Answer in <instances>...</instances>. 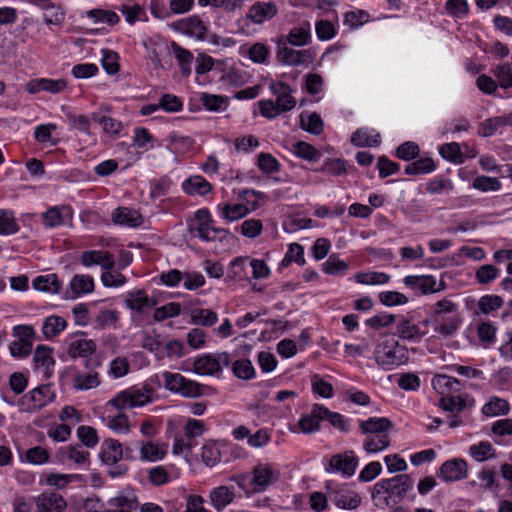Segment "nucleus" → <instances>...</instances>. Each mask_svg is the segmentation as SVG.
<instances>
[{
    "instance_id": "1",
    "label": "nucleus",
    "mask_w": 512,
    "mask_h": 512,
    "mask_svg": "<svg viewBox=\"0 0 512 512\" xmlns=\"http://www.w3.org/2000/svg\"><path fill=\"white\" fill-rule=\"evenodd\" d=\"M413 487V480L408 474L381 479L374 484L371 498L374 506L385 510L400 503Z\"/></svg>"
},
{
    "instance_id": "2",
    "label": "nucleus",
    "mask_w": 512,
    "mask_h": 512,
    "mask_svg": "<svg viewBox=\"0 0 512 512\" xmlns=\"http://www.w3.org/2000/svg\"><path fill=\"white\" fill-rule=\"evenodd\" d=\"M279 478V470L270 464L260 463L253 468L251 475L248 473L232 475L228 481L236 483L247 496H250L266 491Z\"/></svg>"
},
{
    "instance_id": "3",
    "label": "nucleus",
    "mask_w": 512,
    "mask_h": 512,
    "mask_svg": "<svg viewBox=\"0 0 512 512\" xmlns=\"http://www.w3.org/2000/svg\"><path fill=\"white\" fill-rule=\"evenodd\" d=\"M374 359L383 369L391 370L409 360L408 349L394 338H386L376 344Z\"/></svg>"
},
{
    "instance_id": "4",
    "label": "nucleus",
    "mask_w": 512,
    "mask_h": 512,
    "mask_svg": "<svg viewBox=\"0 0 512 512\" xmlns=\"http://www.w3.org/2000/svg\"><path fill=\"white\" fill-rule=\"evenodd\" d=\"M153 390L150 388H129L119 392L107 402V406H112L118 410L132 409L142 407L152 401Z\"/></svg>"
},
{
    "instance_id": "5",
    "label": "nucleus",
    "mask_w": 512,
    "mask_h": 512,
    "mask_svg": "<svg viewBox=\"0 0 512 512\" xmlns=\"http://www.w3.org/2000/svg\"><path fill=\"white\" fill-rule=\"evenodd\" d=\"M230 364V356L227 352L204 354L194 359L193 371L201 376H213L219 378L224 367Z\"/></svg>"
},
{
    "instance_id": "6",
    "label": "nucleus",
    "mask_w": 512,
    "mask_h": 512,
    "mask_svg": "<svg viewBox=\"0 0 512 512\" xmlns=\"http://www.w3.org/2000/svg\"><path fill=\"white\" fill-rule=\"evenodd\" d=\"M163 379L166 389L180 394L185 398H197L202 395V385L194 380L185 378L179 373L164 372Z\"/></svg>"
},
{
    "instance_id": "7",
    "label": "nucleus",
    "mask_w": 512,
    "mask_h": 512,
    "mask_svg": "<svg viewBox=\"0 0 512 512\" xmlns=\"http://www.w3.org/2000/svg\"><path fill=\"white\" fill-rule=\"evenodd\" d=\"M358 464L359 459L354 451L346 450L332 455L328 461L324 462V470L327 473H339L345 478H350L355 474Z\"/></svg>"
},
{
    "instance_id": "8",
    "label": "nucleus",
    "mask_w": 512,
    "mask_h": 512,
    "mask_svg": "<svg viewBox=\"0 0 512 512\" xmlns=\"http://www.w3.org/2000/svg\"><path fill=\"white\" fill-rule=\"evenodd\" d=\"M329 501L341 509L354 510L361 504L359 493L349 489L347 486H338L332 481L326 482Z\"/></svg>"
},
{
    "instance_id": "9",
    "label": "nucleus",
    "mask_w": 512,
    "mask_h": 512,
    "mask_svg": "<svg viewBox=\"0 0 512 512\" xmlns=\"http://www.w3.org/2000/svg\"><path fill=\"white\" fill-rule=\"evenodd\" d=\"M55 397L50 385H41L22 396L19 406L23 411L36 412L53 402Z\"/></svg>"
},
{
    "instance_id": "10",
    "label": "nucleus",
    "mask_w": 512,
    "mask_h": 512,
    "mask_svg": "<svg viewBox=\"0 0 512 512\" xmlns=\"http://www.w3.org/2000/svg\"><path fill=\"white\" fill-rule=\"evenodd\" d=\"M315 59V53L312 49L296 50L289 44L278 41L277 60L286 66H307Z\"/></svg>"
},
{
    "instance_id": "11",
    "label": "nucleus",
    "mask_w": 512,
    "mask_h": 512,
    "mask_svg": "<svg viewBox=\"0 0 512 512\" xmlns=\"http://www.w3.org/2000/svg\"><path fill=\"white\" fill-rule=\"evenodd\" d=\"M462 317L460 314H451L448 316L431 317V319H424L421 324L427 327L429 324L433 325L435 333L439 336L447 338L454 336L460 326L462 325Z\"/></svg>"
},
{
    "instance_id": "12",
    "label": "nucleus",
    "mask_w": 512,
    "mask_h": 512,
    "mask_svg": "<svg viewBox=\"0 0 512 512\" xmlns=\"http://www.w3.org/2000/svg\"><path fill=\"white\" fill-rule=\"evenodd\" d=\"M57 457L63 463H73L78 469H87L91 462V454L80 444L66 445L57 451Z\"/></svg>"
},
{
    "instance_id": "13",
    "label": "nucleus",
    "mask_w": 512,
    "mask_h": 512,
    "mask_svg": "<svg viewBox=\"0 0 512 512\" xmlns=\"http://www.w3.org/2000/svg\"><path fill=\"white\" fill-rule=\"evenodd\" d=\"M403 283L422 294H433L445 289V283L441 280L438 282L432 275H409L404 277Z\"/></svg>"
},
{
    "instance_id": "14",
    "label": "nucleus",
    "mask_w": 512,
    "mask_h": 512,
    "mask_svg": "<svg viewBox=\"0 0 512 512\" xmlns=\"http://www.w3.org/2000/svg\"><path fill=\"white\" fill-rule=\"evenodd\" d=\"M170 27L187 36L203 40L207 33V27L198 16H189L176 20L170 24Z\"/></svg>"
},
{
    "instance_id": "15",
    "label": "nucleus",
    "mask_w": 512,
    "mask_h": 512,
    "mask_svg": "<svg viewBox=\"0 0 512 512\" xmlns=\"http://www.w3.org/2000/svg\"><path fill=\"white\" fill-rule=\"evenodd\" d=\"M278 14V7L273 1L255 2L247 13V18L254 24H262L269 21Z\"/></svg>"
},
{
    "instance_id": "16",
    "label": "nucleus",
    "mask_w": 512,
    "mask_h": 512,
    "mask_svg": "<svg viewBox=\"0 0 512 512\" xmlns=\"http://www.w3.org/2000/svg\"><path fill=\"white\" fill-rule=\"evenodd\" d=\"M73 212L70 206L60 205L49 208L42 214V222L47 228H54L70 222Z\"/></svg>"
},
{
    "instance_id": "17",
    "label": "nucleus",
    "mask_w": 512,
    "mask_h": 512,
    "mask_svg": "<svg viewBox=\"0 0 512 512\" xmlns=\"http://www.w3.org/2000/svg\"><path fill=\"white\" fill-rule=\"evenodd\" d=\"M426 333L425 330L421 329L420 325L403 316L398 319L394 332L400 339L413 342H419Z\"/></svg>"
},
{
    "instance_id": "18",
    "label": "nucleus",
    "mask_w": 512,
    "mask_h": 512,
    "mask_svg": "<svg viewBox=\"0 0 512 512\" xmlns=\"http://www.w3.org/2000/svg\"><path fill=\"white\" fill-rule=\"evenodd\" d=\"M67 87L64 79H49V78H36L28 81L25 89L30 94H36L41 91H46L52 94L62 92Z\"/></svg>"
},
{
    "instance_id": "19",
    "label": "nucleus",
    "mask_w": 512,
    "mask_h": 512,
    "mask_svg": "<svg viewBox=\"0 0 512 512\" xmlns=\"http://www.w3.org/2000/svg\"><path fill=\"white\" fill-rule=\"evenodd\" d=\"M311 24L309 21H302L299 25L292 27L285 38L279 41L285 42L290 46L303 47L311 43Z\"/></svg>"
},
{
    "instance_id": "20",
    "label": "nucleus",
    "mask_w": 512,
    "mask_h": 512,
    "mask_svg": "<svg viewBox=\"0 0 512 512\" xmlns=\"http://www.w3.org/2000/svg\"><path fill=\"white\" fill-rule=\"evenodd\" d=\"M80 261L85 267L99 265L103 270H112L115 266L114 256L105 250L84 251Z\"/></svg>"
},
{
    "instance_id": "21",
    "label": "nucleus",
    "mask_w": 512,
    "mask_h": 512,
    "mask_svg": "<svg viewBox=\"0 0 512 512\" xmlns=\"http://www.w3.org/2000/svg\"><path fill=\"white\" fill-rule=\"evenodd\" d=\"M124 457L122 444L113 438L105 439L99 451V458L105 465H115Z\"/></svg>"
},
{
    "instance_id": "22",
    "label": "nucleus",
    "mask_w": 512,
    "mask_h": 512,
    "mask_svg": "<svg viewBox=\"0 0 512 512\" xmlns=\"http://www.w3.org/2000/svg\"><path fill=\"white\" fill-rule=\"evenodd\" d=\"M324 405L314 404L311 411L301 415L298 426L302 433L311 434L320 429V422L323 420Z\"/></svg>"
},
{
    "instance_id": "23",
    "label": "nucleus",
    "mask_w": 512,
    "mask_h": 512,
    "mask_svg": "<svg viewBox=\"0 0 512 512\" xmlns=\"http://www.w3.org/2000/svg\"><path fill=\"white\" fill-rule=\"evenodd\" d=\"M236 498L235 487L220 485L210 491L209 499L212 507L220 512L234 502Z\"/></svg>"
},
{
    "instance_id": "24",
    "label": "nucleus",
    "mask_w": 512,
    "mask_h": 512,
    "mask_svg": "<svg viewBox=\"0 0 512 512\" xmlns=\"http://www.w3.org/2000/svg\"><path fill=\"white\" fill-rule=\"evenodd\" d=\"M467 475V463L463 459H452L440 467V476L446 482L459 481Z\"/></svg>"
},
{
    "instance_id": "25",
    "label": "nucleus",
    "mask_w": 512,
    "mask_h": 512,
    "mask_svg": "<svg viewBox=\"0 0 512 512\" xmlns=\"http://www.w3.org/2000/svg\"><path fill=\"white\" fill-rule=\"evenodd\" d=\"M270 90L276 96V104L282 112L292 110L296 106V99L292 96L291 87L284 82H276L270 85Z\"/></svg>"
},
{
    "instance_id": "26",
    "label": "nucleus",
    "mask_w": 512,
    "mask_h": 512,
    "mask_svg": "<svg viewBox=\"0 0 512 512\" xmlns=\"http://www.w3.org/2000/svg\"><path fill=\"white\" fill-rule=\"evenodd\" d=\"M33 359L36 369L40 370L45 378H49L55 365L52 349L44 345L37 346Z\"/></svg>"
},
{
    "instance_id": "27",
    "label": "nucleus",
    "mask_w": 512,
    "mask_h": 512,
    "mask_svg": "<svg viewBox=\"0 0 512 512\" xmlns=\"http://www.w3.org/2000/svg\"><path fill=\"white\" fill-rule=\"evenodd\" d=\"M66 507L65 499L58 493H42L36 498V508L44 512H63Z\"/></svg>"
},
{
    "instance_id": "28",
    "label": "nucleus",
    "mask_w": 512,
    "mask_h": 512,
    "mask_svg": "<svg viewBox=\"0 0 512 512\" xmlns=\"http://www.w3.org/2000/svg\"><path fill=\"white\" fill-rule=\"evenodd\" d=\"M213 222L209 223H196L191 228V232L195 237L200 238L203 241H216L222 240L228 235V231L224 228H215Z\"/></svg>"
},
{
    "instance_id": "29",
    "label": "nucleus",
    "mask_w": 512,
    "mask_h": 512,
    "mask_svg": "<svg viewBox=\"0 0 512 512\" xmlns=\"http://www.w3.org/2000/svg\"><path fill=\"white\" fill-rule=\"evenodd\" d=\"M431 383L434 390L441 397L451 396V393L459 392L462 388V384L458 379L444 374L434 376Z\"/></svg>"
},
{
    "instance_id": "30",
    "label": "nucleus",
    "mask_w": 512,
    "mask_h": 512,
    "mask_svg": "<svg viewBox=\"0 0 512 512\" xmlns=\"http://www.w3.org/2000/svg\"><path fill=\"white\" fill-rule=\"evenodd\" d=\"M94 290V280L90 275L76 274L72 277L67 295L76 298Z\"/></svg>"
},
{
    "instance_id": "31",
    "label": "nucleus",
    "mask_w": 512,
    "mask_h": 512,
    "mask_svg": "<svg viewBox=\"0 0 512 512\" xmlns=\"http://www.w3.org/2000/svg\"><path fill=\"white\" fill-rule=\"evenodd\" d=\"M140 459L147 462L162 460L167 454V444L142 441L139 443Z\"/></svg>"
},
{
    "instance_id": "32",
    "label": "nucleus",
    "mask_w": 512,
    "mask_h": 512,
    "mask_svg": "<svg viewBox=\"0 0 512 512\" xmlns=\"http://www.w3.org/2000/svg\"><path fill=\"white\" fill-rule=\"evenodd\" d=\"M125 304L129 309L142 313L153 307L155 302L148 297L144 290H136L127 293Z\"/></svg>"
},
{
    "instance_id": "33",
    "label": "nucleus",
    "mask_w": 512,
    "mask_h": 512,
    "mask_svg": "<svg viewBox=\"0 0 512 512\" xmlns=\"http://www.w3.org/2000/svg\"><path fill=\"white\" fill-rule=\"evenodd\" d=\"M112 220L116 224L126 225L130 227H137L142 223L140 213L135 209L127 207H120L115 209L112 213Z\"/></svg>"
},
{
    "instance_id": "34",
    "label": "nucleus",
    "mask_w": 512,
    "mask_h": 512,
    "mask_svg": "<svg viewBox=\"0 0 512 512\" xmlns=\"http://www.w3.org/2000/svg\"><path fill=\"white\" fill-rule=\"evenodd\" d=\"M392 423L385 417H371L367 420L360 421L359 429L363 434L388 433Z\"/></svg>"
},
{
    "instance_id": "35",
    "label": "nucleus",
    "mask_w": 512,
    "mask_h": 512,
    "mask_svg": "<svg viewBox=\"0 0 512 512\" xmlns=\"http://www.w3.org/2000/svg\"><path fill=\"white\" fill-rule=\"evenodd\" d=\"M381 142V136L374 130L360 128L351 136V143L359 147H375Z\"/></svg>"
},
{
    "instance_id": "36",
    "label": "nucleus",
    "mask_w": 512,
    "mask_h": 512,
    "mask_svg": "<svg viewBox=\"0 0 512 512\" xmlns=\"http://www.w3.org/2000/svg\"><path fill=\"white\" fill-rule=\"evenodd\" d=\"M182 188L189 195L204 196L211 192L212 185L202 176H192L183 182Z\"/></svg>"
},
{
    "instance_id": "37",
    "label": "nucleus",
    "mask_w": 512,
    "mask_h": 512,
    "mask_svg": "<svg viewBox=\"0 0 512 512\" xmlns=\"http://www.w3.org/2000/svg\"><path fill=\"white\" fill-rule=\"evenodd\" d=\"M97 348L96 343L91 339H75L71 341L67 348V353L72 358L87 357L95 352Z\"/></svg>"
},
{
    "instance_id": "38",
    "label": "nucleus",
    "mask_w": 512,
    "mask_h": 512,
    "mask_svg": "<svg viewBox=\"0 0 512 512\" xmlns=\"http://www.w3.org/2000/svg\"><path fill=\"white\" fill-rule=\"evenodd\" d=\"M390 445L388 433L368 434L363 442V449L368 453H377Z\"/></svg>"
},
{
    "instance_id": "39",
    "label": "nucleus",
    "mask_w": 512,
    "mask_h": 512,
    "mask_svg": "<svg viewBox=\"0 0 512 512\" xmlns=\"http://www.w3.org/2000/svg\"><path fill=\"white\" fill-rule=\"evenodd\" d=\"M221 216L228 222H233L245 217L249 209L244 204H219L217 206Z\"/></svg>"
},
{
    "instance_id": "40",
    "label": "nucleus",
    "mask_w": 512,
    "mask_h": 512,
    "mask_svg": "<svg viewBox=\"0 0 512 512\" xmlns=\"http://www.w3.org/2000/svg\"><path fill=\"white\" fill-rule=\"evenodd\" d=\"M67 326V322L60 316H49L45 319L42 326V333L46 339H51L59 335Z\"/></svg>"
},
{
    "instance_id": "41",
    "label": "nucleus",
    "mask_w": 512,
    "mask_h": 512,
    "mask_svg": "<svg viewBox=\"0 0 512 512\" xmlns=\"http://www.w3.org/2000/svg\"><path fill=\"white\" fill-rule=\"evenodd\" d=\"M32 285L36 290L53 294L58 293L60 290V282L56 274L37 276L33 280Z\"/></svg>"
},
{
    "instance_id": "42",
    "label": "nucleus",
    "mask_w": 512,
    "mask_h": 512,
    "mask_svg": "<svg viewBox=\"0 0 512 512\" xmlns=\"http://www.w3.org/2000/svg\"><path fill=\"white\" fill-rule=\"evenodd\" d=\"M97 372L77 373L73 378V388L76 390H90L100 385Z\"/></svg>"
},
{
    "instance_id": "43",
    "label": "nucleus",
    "mask_w": 512,
    "mask_h": 512,
    "mask_svg": "<svg viewBox=\"0 0 512 512\" xmlns=\"http://www.w3.org/2000/svg\"><path fill=\"white\" fill-rule=\"evenodd\" d=\"M355 281L364 285H383L390 281V275L385 272L368 271L358 272L354 276Z\"/></svg>"
},
{
    "instance_id": "44",
    "label": "nucleus",
    "mask_w": 512,
    "mask_h": 512,
    "mask_svg": "<svg viewBox=\"0 0 512 512\" xmlns=\"http://www.w3.org/2000/svg\"><path fill=\"white\" fill-rule=\"evenodd\" d=\"M171 49L179 63L182 74L185 76L190 75L193 54L189 50L178 45L176 42H172Z\"/></svg>"
},
{
    "instance_id": "45",
    "label": "nucleus",
    "mask_w": 512,
    "mask_h": 512,
    "mask_svg": "<svg viewBox=\"0 0 512 512\" xmlns=\"http://www.w3.org/2000/svg\"><path fill=\"white\" fill-rule=\"evenodd\" d=\"M349 270V264L343 260H340L337 255L332 254L322 264V271L325 274L333 276L345 275Z\"/></svg>"
},
{
    "instance_id": "46",
    "label": "nucleus",
    "mask_w": 512,
    "mask_h": 512,
    "mask_svg": "<svg viewBox=\"0 0 512 512\" xmlns=\"http://www.w3.org/2000/svg\"><path fill=\"white\" fill-rule=\"evenodd\" d=\"M509 410L510 406L508 401L499 397H492L490 401L482 407V413L489 417L506 415Z\"/></svg>"
},
{
    "instance_id": "47",
    "label": "nucleus",
    "mask_w": 512,
    "mask_h": 512,
    "mask_svg": "<svg viewBox=\"0 0 512 512\" xmlns=\"http://www.w3.org/2000/svg\"><path fill=\"white\" fill-rule=\"evenodd\" d=\"M217 321V313L210 309L198 308L192 310L191 312V323L194 325L210 327L213 326Z\"/></svg>"
},
{
    "instance_id": "48",
    "label": "nucleus",
    "mask_w": 512,
    "mask_h": 512,
    "mask_svg": "<svg viewBox=\"0 0 512 512\" xmlns=\"http://www.w3.org/2000/svg\"><path fill=\"white\" fill-rule=\"evenodd\" d=\"M106 425L115 433L128 434L131 430L128 416L122 412L104 418Z\"/></svg>"
},
{
    "instance_id": "49",
    "label": "nucleus",
    "mask_w": 512,
    "mask_h": 512,
    "mask_svg": "<svg viewBox=\"0 0 512 512\" xmlns=\"http://www.w3.org/2000/svg\"><path fill=\"white\" fill-rule=\"evenodd\" d=\"M439 407L451 414H459L466 408V400L460 396H444L439 400Z\"/></svg>"
},
{
    "instance_id": "50",
    "label": "nucleus",
    "mask_w": 512,
    "mask_h": 512,
    "mask_svg": "<svg viewBox=\"0 0 512 512\" xmlns=\"http://www.w3.org/2000/svg\"><path fill=\"white\" fill-rule=\"evenodd\" d=\"M469 452L478 462H483L495 456V450L492 444L488 441H481L478 444L471 445Z\"/></svg>"
},
{
    "instance_id": "51",
    "label": "nucleus",
    "mask_w": 512,
    "mask_h": 512,
    "mask_svg": "<svg viewBox=\"0 0 512 512\" xmlns=\"http://www.w3.org/2000/svg\"><path fill=\"white\" fill-rule=\"evenodd\" d=\"M200 102L209 111H222L228 105V98L221 95L202 93L200 95Z\"/></svg>"
},
{
    "instance_id": "52",
    "label": "nucleus",
    "mask_w": 512,
    "mask_h": 512,
    "mask_svg": "<svg viewBox=\"0 0 512 512\" xmlns=\"http://www.w3.org/2000/svg\"><path fill=\"white\" fill-rule=\"evenodd\" d=\"M86 14L87 17L92 19L95 23H106L110 26H114L120 21L119 16L112 10L91 9L87 11Z\"/></svg>"
},
{
    "instance_id": "53",
    "label": "nucleus",
    "mask_w": 512,
    "mask_h": 512,
    "mask_svg": "<svg viewBox=\"0 0 512 512\" xmlns=\"http://www.w3.org/2000/svg\"><path fill=\"white\" fill-rule=\"evenodd\" d=\"M435 170V163L433 159L426 157L420 158L405 168V174L407 175H421L427 174Z\"/></svg>"
},
{
    "instance_id": "54",
    "label": "nucleus",
    "mask_w": 512,
    "mask_h": 512,
    "mask_svg": "<svg viewBox=\"0 0 512 512\" xmlns=\"http://www.w3.org/2000/svg\"><path fill=\"white\" fill-rule=\"evenodd\" d=\"M491 72L496 77L501 88L507 89L512 87V66L510 64H498L491 69Z\"/></svg>"
},
{
    "instance_id": "55",
    "label": "nucleus",
    "mask_w": 512,
    "mask_h": 512,
    "mask_svg": "<svg viewBox=\"0 0 512 512\" xmlns=\"http://www.w3.org/2000/svg\"><path fill=\"white\" fill-rule=\"evenodd\" d=\"M233 374L242 380H250L255 376V369L248 359L236 360L232 365Z\"/></svg>"
},
{
    "instance_id": "56",
    "label": "nucleus",
    "mask_w": 512,
    "mask_h": 512,
    "mask_svg": "<svg viewBox=\"0 0 512 512\" xmlns=\"http://www.w3.org/2000/svg\"><path fill=\"white\" fill-rule=\"evenodd\" d=\"M300 122L303 129L314 135H319L323 131V121L317 113H311L307 116L302 114Z\"/></svg>"
},
{
    "instance_id": "57",
    "label": "nucleus",
    "mask_w": 512,
    "mask_h": 512,
    "mask_svg": "<svg viewBox=\"0 0 512 512\" xmlns=\"http://www.w3.org/2000/svg\"><path fill=\"white\" fill-rule=\"evenodd\" d=\"M77 437L87 448H94L99 442L96 429L88 425H81L77 428Z\"/></svg>"
},
{
    "instance_id": "58",
    "label": "nucleus",
    "mask_w": 512,
    "mask_h": 512,
    "mask_svg": "<svg viewBox=\"0 0 512 512\" xmlns=\"http://www.w3.org/2000/svg\"><path fill=\"white\" fill-rule=\"evenodd\" d=\"M473 188L482 192L498 191L501 189L502 184L496 177H489L485 175L477 176L472 183Z\"/></svg>"
},
{
    "instance_id": "59",
    "label": "nucleus",
    "mask_w": 512,
    "mask_h": 512,
    "mask_svg": "<svg viewBox=\"0 0 512 512\" xmlns=\"http://www.w3.org/2000/svg\"><path fill=\"white\" fill-rule=\"evenodd\" d=\"M18 230L19 226L13 213L7 210H0V234H15Z\"/></svg>"
},
{
    "instance_id": "60",
    "label": "nucleus",
    "mask_w": 512,
    "mask_h": 512,
    "mask_svg": "<svg viewBox=\"0 0 512 512\" xmlns=\"http://www.w3.org/2000/svg\"><path fill=\"white\" fill-rule=\"evenodd\" d=\"M315 32L320 41H328L337 35V29L334 24L328 20H318L315 23Z\"/></svg>"
},
{
    "instance_id": "61",
    "label": "nucleus",
    "mask_w": 512,
    "mask_h": 512,
    "mask_svg": "<svg viewBox=\"0 0 512 512\" xmlns=\"http://www.w3.org/2000/svg\"><path fill=\"white\" fill-rule=\"evenodd\" d=\"M505 126V122L502 116L492 117L484 120L479 125V135L483 137L492 136L500 127Z\"/></svg>"
},
{
    "instance_id": "62",
    "label": "nucleus",
    "mask_w": 512,
    "mask_h": 512,
    "mask_svg": "<svg viewBox=\"0 0 512 512\" xmlns=\"http://www.w3.org/2000/svg\"><path fill=\"white\" fill-rule=\"evenodd\" d=\"M439 153L444 159L455 163H461L463 160L460 145L456 142L441 145Z\"/></svg>"
},
{
    "instance_id": "63",
    "label": "nucleus",
    "mask_w": 512,
    "mask_h": 512,
    "mask_svg": "<svg viewBox=\"0 0 512 512\" xmlns=\"http://www.w3.org/2000/svg\"><path fill=\"white\" fill-rule=\"evenodd\" d=\"M293 151L296 156L308 161H316L320 157V153L312 145L303 141L296 142Z\"/></svg>"
},
{
    "instance_id": "64",
    "label": "nucleus",
    "mask_w": 512,
    "mask_h": 512,
    "mask_svg": "<svg viewBox=\"0 0 512 512\" xmlns=\"http://www.w3.org/2000/svg\"><path fill=\"white\" fill-rule=\"evenodd\" d=\"M499 269L491 264L480 266L475 273L476 280L480 284H489L499 276Z\"/></svg>"
}]
</instances>
